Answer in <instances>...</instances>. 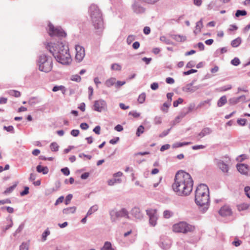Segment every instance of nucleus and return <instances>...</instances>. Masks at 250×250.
<instances>
[{"mask_svg":"<svg viewBox=\"0 0 250 250\" xmlns=\"http://www.w3.org/2000/svg\"><path fill=\"white\" fill-rule=\"evenodd\" d=\"M218 167L223 172H228L229 170V167L228 165L225 164L222 160H218L217 163Z\"/></svg>","mask_w":250,"mask_h":250,"instance_id":"nucleus-18","label":"nucleus"},{"mask_svg":"<svg viewBox=\"0 0 250 250\" xmlns=\"http://www.w3.org/2000/svg\"><path fill=\"white\" fill-rule=\"evenodd\" d=\"M202 27H203V22H202V20L201 19L199 21L197 22V23H196V27H195L196 29L194 31V34L196 35L198 33H199L200 32L201 29L202 28Z\"/></svg>","mask_w":250,"mask_h":250,"instance_id":"nucleus-23","label":"nucleus"},{"mask_svg":"<svg viewBox=\"0 0 250 250\" xmlns=\"http://www.w3.org/2000/svg\"><path fill=\"white\" fill-rule=\"evenodd\" d=\"M29 248V243L27 242H23L20 246L21 250H28Z\"/></svg>","mask_w":250,"mask_h":250,"instance_id":"nucleus-39","label":"nucleus"},{"mask_svg":"<svg viewBox=\"0 0 250 250\" xmlns=\"http://www.w3.org/2000/svg\"><path fill=\"white\" fill-rule=\"evenodd\" d=\"M173 213L172 211L166 210L164 211L163 213V216L164 218H169L170 217H171L173 215Z\"/></svg>","mask_w":250,"mask_h":250,"instance_id":"nucleus-47","label":"nucleus"},{"mask_svg":"<svg viewBox=\"0 0 250 250\" xmlns=\"http://www.w3.org/2000/svg\"><path fill=\"white\" fill-rule=\"evenodd\" d=\"M188 113L187 111L186 110L185 107L183 108L182 111L179 113V115H180V117L181 118H184Z\"/></svg>","mask_w":250,"mask_h":250,"instance_id":"nucleus-56","label":"nucleus"},{"mask_svg":"<svg viewBox=\"0 0 250 250\" xmlns=\"http://www.w3.org/2000/svg\"><path fill=\"white\" fill-rule=\"evenodd\" d=\"M195 107V104L193 103L189 104L188 107H185L188 113L192 112Z\"/></svg>","mask_w":250,"mask_h":250,"instance_id":"nucleus-42","label":"nucleus"},{"mask_svg":"<svg viewBox=\"0 0 250 250\" xmlns=\"http://www.w3.org/2000/svg\"><path fill=\"white\" fill-rule=\"evenodd\" d=\"M79 133L80 131L78 129H73L70 132V134L74 137L78 136Z\"/></svg>","mask_w":250,"mask_h":250,"instance_id":"nucleus-64","label":"nucleus"},{"mask_svg":"<svg viewBox=\"0 0 250 250\" xmlns=\"http://www.w3.org/2000/svg\"><path fill=\"white\" fill-rule=\"evenodd\" d=\"M106 103L105 101L100 99L94 102L93 109L94 111L101 112L106 109Z\"/></svg>","mask_w":250,"mask_h":250,"instance_id":"nucleus-9","label":"nucleus"},{"mask_svg":"<svg viewBox=\"0 0 250 250\" xmlns=\"http://www.w3.org/2000/svg\"><path fill=\"white\" fill-rule=\"evenodd\" d=\"M194 82H192L189 83L187 84L182 88V90L186 93H193L196 91L197 89H200L203 86V85H198L195 86H192Z\"/></svg>","mask_w":250,"mask_h":250,"instance_id":"nucleus-13","label":"nucleus"},{"mask_svg":"<svg viewBox=\"0 0 250 250\" xmlns=\"http://www.w3.org/2000/svg\"><path fill=\"white\" fill-rule=\"evenodd\" d=\"M171 103L170 102H166L163 104V106L161 107V110L165 112H167L168 111V108L170 106Z\"/></svg>","mask_w":250,"mask_h":250,"instance_id":"nucleus-35","label":"nucleus"},{"mask_svg":"<svg viewBox=\"0 0 250 250\" xmlns=\"http://www.w3.org/2000/svg\"><path fill=\"white\" fill-rule=\"evenodd\" d=\"M125 83V81H118L117 82L116 81L115 87L117 88H119L121 86L124 85Z\"/></svg>","mask_w":250,"mask_h":250,"instance_id":"nucleus-57","label":"nucleus"},{"mask_svg":"<svg viewBox=\"0 0 250 250\" xmlns=\"http://www.w3.org/2000/svg\"><path fill=\"white\" fill-rule=\"evenodd\" d=\"M172 229L175 232L186 234L193 231L195 229V227L186 222L182 221L174 224Z\"/></svg>","mask_w":250,"mask_h":250,"instance_id":"nucleus-6","label":"nucleus"},{"mask_svg":"<svg viewBox=\"0 0 250 250\" xmlns=\"http://www.w3.org/2000/svg\"><path fill=\"white\" fill-rule=\"evenodd\" d=\"M116 78L111 77L106 80L104 83L105 85L107 87H110L112 86L115 85Z\"/></svg>","mask_w":250,"mask_h":250,"instance_id":"nucleus-20","label":"nucleus"},{"mask_svg":"<svg viewBox=\"0 0 250 250\" xmlns=\"http://www.w3.org/2000/svg\"><path fill=\"white\" fill-rule=\"evenodd\" d=\"M50 234V231L48 228H47L45 231L42 233V241H45L47 239V237Z\"/></svg>","mask_w":250,"mask_h":250,"instance_id":"nucleus-30","label":"nucleus"},{"mask_svg":"<svg viewBox=\"0 0 250 250\" xmlns=\"http://www.w3.org/2000/svg\"><path fill=\"white\" fill-rule=\"evenodd\" d=\"M131 214L137 219H141L143 217L140 209L138 207H134L132 209Z\"/></svg>","mask_w":250,"mask_h":250,"instance_id":"nucleus-17","label":"nucleus"},{"mask_svg":"<svg viewBox=\"0 0 250 250\" xmlns=\"http://www.w3.org/2000/svg\"><path fill=\"white\" fill-rule=\"evenodd\" d=\"M236 167L238 171L243 174H247L248 172V166L244 164H237Z\"/></svg>","mask_w":250,"mask_h":250,"instance_id":"nucleus-16","label":"nucleus"},{"mask_svg":"<svg viewBox=\"0 0 250 250\" xmlns=\"http://www.w3.org/2000/svg\"><path fill=\"white\" fill-rule=\"evenodd\" d=\"M111 68L113 70L120 71L122 69V66L119 64L115 63L111 65Z\"/></svg>","mask_w":250,"mask_h":250,"instance_id":"nucleus-48","label":"nucleus"},{"mask_svg":"<svg viewBox=\"0 0 250 250\" xmlns=\"http://www.w3.org/2000/svg\"><path fill=\"white\" fill-rule=\"evenodd\" d=\"M247 122V120L246 119H239L237 120V123L241 125L244 126L245 125Z\"/></svg>","mask_w":250,"mask_h":250,"instance_id":"nucleus-60","label":"nucleus"},{"mask_svg":"<svg viewBox=\"0 0 250 250\" xmlns=\"http://www.w3.org/2000/svg\"><path fill=\"white\" fill-rule=\"evenodd\" d=\"M122 182V179L118 178V179H109L107 181V184L109 186H113L116 183H121Z\"/></svg>","mask_w":250,"mask_h":250,"instance_id":"nucleus-26","label":"nucleus"},{"mask_svg":"<svg viewBox=\"0 0 250 250\" xmlns=\"http://www.w3.org/2000/svg\"><path fill=\"white\" fill-rule=\"evenodd\" d=\"M231 88H232L231 85L228 84V85H224L223 86L220 87L219 89L220 91H227L228 90L231 89Z\"/></svg>","mask_w":250,"mask_h":250,"instance_id":"nucleus-52","label":"nucleus"},{"mask_svg":"<svg viewBox=\"0 0 250 250\" xmlns=\"http://www.w3.org/2000/svg\"><path fill=\"white\" fill-rule=\"evenodd\" d=\"M46 48L53 55L56 61L62 64H68L71 62L68 45L62 41L49 42Z\"/></svg>","mask_w":250,"mask_h":250,"instance_id":"nucleus-2","label":"nucleus"},{"mask_svg":"<svg viewBox=\"0 0 250 250\" xmlns=\"http://www.w3.org/2000/svg\"><path fill=\"white\" fill-rule=\"evenodd\" d=\"M154 122L155 125H159L162 123V118L160 116H156L154 119Z\"/></svg>","mask_w":250,"mask_h":250,"instance_id":"nucleus-59","label":"nucleus"},{"mask_svg":"<svg viewBox=\"0 0 250 250\" xmlns=\"http://www.w3.org/2000/svg\"><path fill=\"white\" fill-rule=\"evenodd\" d=\"M37 64L40 71L48 73L53 67L52 58L45 54H42L38 57Z\"/></svg>","mask_w":250,"mask_h":250,"instance_id":"nucleus-5","label":"nucleus"},{"mask_svg":"<svg viewBox=\"0 0 250 250\" xmlns=\"http://www.w3.org/2000/svg\"><path fill=\"white\" fill-rule=\"evenodd\" d=\"M89 13L93 25L97 32H101L104 28L102 15L98 7L95 4H91L89 8Z\"/></svg>","mask_w":250,"mask_h":250,"instance_id":"nucleus-4","label":"nucleus"},{"mask_svg":"<svg viewBox=\"0 0 250 250\" xmlns=\"http://www.w3.org/2000/svg\"><path fill=\"white\" fill-rule=\"evenodd\" d=\"M212 132L211 128L208 127L203 128L197 136L198 139H200L207 135L210 134Z\"/></svg>","mask_w":250,"mask_h":250,"instance_id":"nucleus-14","label":"nucleus"},{"mask_svg":"<svg viewBox=\"0 0 250 250\" xmlns=\"http://www.w3.org/2000/svg\"><path fill=\"white\" fill-rule=\"evenodd\" d=\"M136 36L133 35H130L128 36L126 42L128 44H130L132 42L135 40Z\"/></svg>","mask_w":250,"mask_h":250,"instance_id":"nucleus-51","label":"nucleus"},{"mask_svg":"<svg viewBox=\"0 0 250 250\" xmlns=\"http://www.w3.org/2000/svg\"><path fill=\"white\" fill-rule=\"evenodd\" d=\"M61 170L64 175L68 176L70 174L69 169L67 167L62 168Z\"/></svg>","mask_w":250,"mask_h":250,"instance_id":"nucleus-58","label":"nucleus"},{"mask_svg":"<svg viewBox=\"0 0 250 250\" xmlns=\"http://www.w3.org/2000/svg\"><path fill=\"white\" fill-rule=\"evenodd\" d=\"M71 80L77 82H80L81 80V78L78 75H75L72 76Z\"/></svg>","mask_w":250,"mask_h":250,"instance_id":"nucleus-62","label":"nucleus"},{"mask_svg":"<svg viewBox=\"0 0 250 250\" xmlns=\"http://www.w3.org/2000/svg\"><path fill=\"white\" fill-rule=\"evenodd\" d=\"M24 227V223H21L20 225V226H19L18 228L16 230V231L14 233V234H13L14 236H16L18 233H20Z\"/></svg>","mask_w":250,"mask_h":250,"instance_id":"nucleus-41","label":"nucleus"},{"mask_svg":"<svg viewBox=\"0 0 250 250\" xmlns=\"http://www.w3.org/2000/svg\"><path fill=\"white\" fill-rule=\"evenodd\" d=\"M47 31L51 37L62 38L65 37L66 35V33L61 27H54L51 23L48 24Z\"/></svg>","mask_w":250,"mask_h":250,"instance_id":"nucleus-7","label":"nucleus"},{"mask_svg":"<svg viewBox=\"0 0 250 250\" xmlns=\"http://www.w3.org/2000/svg\"><path fill=\"white\" fill-rule=\"evenodd\" d=\"M241 38L240 37H238L232 41L230 44L232 47H237L241 44Z\"/></svg>","mask_w":250,"mask_h":250,"instance_id":"nucleus-24","label":"nucleus"},{"mask_svg":"<svg viewBox=\"0 0 250 250\" xmlns=\"http://www.w3.org/2000/svg\"><path fill=\"white\" fill-rule=\"evenodd\" d=\"M39 102V100L37 98L35 97H33L29 99L28 103L29 104H30V105H34L38 103Z\"/></svg>","mask_w":250,"mask_h":250,"instance_id":"nucleus-45","label":"nucleus"},{"mask_svg":"<svg viewBox=\"0 0 250 250\" xmlns=\"http://www.w3.org/2000/svg\"><path fill=\"white\" fill-rule=\"evenodd\" d=\"M3 129L12 133H14L15 132L14 127L12 125H9L8 126H4Z\"/></svg>","mask_w":250,"mask_h":250,"instance_id":"nucleus-53","label":"nucleus"},{"mask_svg":"<svg viewBox=\"0 0 250 250\" xmlns=\"http://www.w3.org/2000/svg\"><path fill=\"white\" fill-rule=\"evenodd\" d=\"M75 50L76 52L75 58L79 62H80L85 56L84 48L82 46L77 45L75 46Z\"/></svg>","mask_w":250,"mask_h":250,"instance_id":"nucleus-12","label":"nucleus"},{"mask_svg":"<svg viewBox=\"0 0 250 250\" xmlns=\"http://www.w3.org/2000/svg\"><path fill=\"white\" fill-rule=\"evenodd\" d=\"M144 127L142 125H140L137 128L136 135L137 136H140L144 132Z\"/></svg>","mask_w":250,"mask_h":250,"instance_id":"nucleus-37","label":"nucleus"},{"mask_svg":"<svg viewBox=\"0 0 250 250\" xmlns=\"http://www.w3.org/2000/svg\"><path fill=\"white\" fill-rule=\"evenodd\" d=\"M147 215L149 216V224L152 226H155L157 224L158 216L157 211L154 209H149L146 210Z\"/></svg>","mask_w":250,"mask_h":250,"instance_id":"nucleus-11","label":"nucleus"},{"mask_svg":"<svg viewBox=\"0 0 250 250\" xmlns=\"http://www.w3.org/2000/svg\"><path fill=\"white\" fill-rule=\"evenodd\" d=\"M50 149L52 151H57L59 149V146L56 142L52 143L50 145Z\"/></svg>","mask_w":250,"mask_h":250,"instance_id":"nucleus-40","label":"nucleus"},{"mask_svg":"<svg viewBox=\"0 0 250 250\" xmlns=\"http://www.w3.org/2000/svg\"><path fill=\"white\" fill-rule=\"evenodd\" d=\"M98 209V207L97 205L92 206L88 210L86 215L89 216L91 215L93 213L97 211Z\"/></svg>","mask_w":250,"mask_h":250,"instance_id":"nucleus-28","label":"nucleus"},{"mask_svg":"<svg viewBox=\"0 0 250 250\" xmlns=\"http://www.w3.org/2000/svg\"><path fill=\"white\" fill-rule=\"evenodd\" d=\"M249 206L247 203H243L238 206V208L239 210H245L248 209Z\"/></svg>","mask_w":250,"mask_h":250,"instance_id":"nucleus-44","label":"nucleus"},{"mask_svg":"<svg viewBox=\"0 0 250 250\" xmlns=\"http://www.w3.org/2000/svg\"><path fill=\"white\" fill-rule=\"evenodd\" d=\"M131 7L133 12L137 14H142L145 11V8L141 3V0H134Z\"/></svg>","mask_w":250,"mask_h":250,"instance_id":"nucleus-10","label":"nucleus"},{"mask_svg":"<svg viewBox=\"0 0 250 250\" xmlns=\"http://www.w3.org/2000/svg\"><path fill=\"white\" fill-rule=\"evenodd\" d=\"M7 221L8 222V223H9V224H8L5 227V228L3 229V231H5L7 230H8V229H9L13 225V223L12 219V218L11 217H8L7 218Z\"/></svg>","mask_w":250,"mask_h":250,"instance_id":"nucleus-31","label":"nucleus"},{"mask_svg":"<svg viewBox=\"0 0 250 250\" xmlns=\"http://www.w3.org/2000/svg\"><path fill=\"white\" fill-rule=\"evenodd\" d=\"M8 93L11 96H13L15 97H19L21 96L20 92L15 90H11L9 91Z\"/></svg>","mask_w":250,"mask_h":250,"instance_id":"nucleus-36","label":"nucleus"},{"mask_svg":"<svg viewBox=\"0 0 250 250\" xmlns=\"http://www.w3.org/2000/svg\"><path fill=\"white\" fill-rule=\"evenodd\" d=\"M195 202L201 211L204 213L209 205V189L205 184L199 185L195 191Z\"/></svg>","mask_w":250,"mask_h":250,"instance_id":"nucleus-3","label":"nucleus"},{"mask_svg":"<svg viewBox=\"0 0 250 250\" xmlns=\"http://www.w3.org/2000/svg\"><path fill=\"white\" fill-rule=\"evenodd\" d=\"M231 63L234 66H237L240 63V60L235 57L231 61Z\"/></svg>","mask_w":250,"mask_h":250,"instance_id":"nucleus-54","label":"nucleus"},{"mask_svg":"<svg viewBox=\"0 0 250 250\" xmlns=\"http://www.w3.org/2000/svg\"><path fill=\"white\" fill-rule=\"evenodd\" d=\"M109 214L111 221L112 222H115L117 219L122 217L129 218L128 212L125 208H122L119 211L112 209L109 211Z\"/></svg>","mask_w":250,"mask_h":250,"instance_id":"nucleus-8","label":"nucleus"},{"mask_svg":"<svg viewBox=\"0 0 250 250\" xmlns=\"http://www.w3.org/2000/svg\"><path fill=\"white\" fill-rule=\"evenodd\" d=\"M247 15V11L245 10H238L235 13V16L239 17L240 16H245Z\"/></svg>","mask_w":250,"mask_h":250,"instance_id":"nucleus-50","label":"nucleus"},{"mask_svg":"<svg viewBox=\"0 0 250 250\" xmlns=\"http://www.w3.org/2000/svg\"><path fill=\"white\" fill-rule=\"evenodd\" d=\"M191 144V142H177L173 144L172 145V147L173 148H177L183 146H187L190 145Z\"/></svg>","mask_w":250,"mask_h":250,"instance_id":"nucleus-27","label":"nucleus"},{"mask_svg":"<svg viewBox=\"0 0 250 250\" xmlns=\"http://www.w3.org/2000/svg\"><path fill=\"white\" fill-rule=\"evenodd\" d=\"M112 248L111 243L109 242L106 241L104 243V246L101 249V250H109Z\"/></svg>","mask_w":250,"mask_h":250,"instance_id":"nucleus-38","label":"nucleus"},{"mask_svg":"<svg viewBox=\"0 0 250 250\" xmlns=\"http://www.w3.org/2000/svg\"><path fill=\"white\" fill-rule=\"evenodd\" d=\"M173 39L177 42H183L186 40V37L180 35H173Z\"/></svg>","mask_w":250,"mask_h":250,"instance_id":"nucleus-25","label":"nucleus"},{"mask_svg":"<svg viewBox=\"0 0 250 250\" xmlns=\"http://www.w3.org/2000/svg\"><path fill=\"white\" fill-rule=\"evenodd\" d=\"M160 40L162 42L166 43V44H171V42L170 40L167 39L166 37L163 36L160 37Z\"/></svg>","mask_w":250,"mask_h":250,"instance_id":"nucleus-49","label":"nucleus"},{"mask_svg":"<svg viewBox=\"0 0 250 250\" xmlns=\"http://www.w3.org/2000/svg\"><path fill=\"white\" fill-rule=\"evenodd\" d=\"M159 246L163 250H167L170 247V244L167 242H161Z\"/></svg>","mask_w":250,"mask_h":250,"instance_id":"nucleus-32","label":"nucleus"},{"mask_svg":"<svg viewBox=\"0 0 250 250\" xmlns=\"http://www.w3.org/2000/svg\"><path fill=\"white\" fill-rule=\"evenodd\" d=\"M229 103L230 104L233 105L238 104L240 102L238 97H233L229 99Z\"/></svg>","mask_w":250,"mask_h":250,"instance_id":"nucleus-46","label":"nucleus"},{"mask_svg":"<svg viewBox=\"0 0 250 250\" xmlns=\"http://www.w3.org/2000/svg\"><path fill=\"white\" fill-rule=\"evenodd\" d=\"M227 102V97L226 96H222L218 101L217 106L222 107Z\"/></svg>","mask_w":250,"mask_h":250,"instance_id":"nucleus-22","label":"nucleus"},{"mask_svg":"<svg viewBox=\"0 0 250 250\" xmlns=\"http://www.w3.org/2000/svg\"><path fill=\"white\" fill-rule=\"evenodd\" d=\"M210 101L211 100L208 99L207 100H205L202 101L199 103V104L196 107V109L200 108L205 106L206 104H208L209 106L210 105Z\"/></svg>","mask_w":250,"mask_h":250,"instance_id":"nucleus-33","label":"nucleus"},{"mask_svg":"<svg viewBox=\"0 0 250 250\" xmlns=\"http://www.w3.org/2000/svg\"><path fill=\"white\" fill-rule=\"evenodd\" d=\"M146 100V93L143 92L141 93L138 98V101L140 104H143Z\"/></svg>","mask_w":250,"mask_h":250,"instance_id":"nucleus-43","label":"nucleus"},{"mask_svg":"<svg viewBox=\"0 0 250 250\" xmlns=\"http://www.w3.org/2000/svg\"><path fill=\"white\" fill-rule=\"evenodd\" d=\"M59 90L62 91V93H64L66 91L65 87L63 85H60V86L56 85V86H54L52 89V91L53 92H57Z\"/></svg>","mask_w":250,"mask_h":250,"instance_id":"nucleus-29","label":"nucleus"},{"mask_svg":"<svg viewBox=\"0 0 250 250\" xmlns=\"http://www.w3.org/2000/svg\"><path fill=\"white\" fill-rule=\"evenodd\" d=\"M72 195L71 194H68L65 198V203L66 205H68L70 203V201L72 198Z\"/></svg>","mask_w":250,"mask_h":250,"instance_id":"nucleus-63","label":"nucleus"},{"mask_svg":"<svg viewBox=\"0 0 250 250\" xmlns=\"http://www.w3.org/2000/svg\"><path fill=\"white\" fill-rule=\"evenodd\" d=\"M184 100L181 98H179L177 100L174 101L173 103V105L174 107H177L178 105L180 104H182Z\"/></svg>","mask_w":250,"mask_h":250,"instance_id":"nucleus-55","label":"nucleus"},{"mask_svg":"<svg viewBox=\"0 0 250 250\" xmlns=\"http://www.w3.org/2000/svg\"><path fill=\"white\" fill-rule=\"evenodd\" d=\"M171 128L168 129L167 130H164L163 131L160 135L159 137L160 138H163L165 136H166L169 132Z\"/></svg>","mask_w":250,"mask_h":250,"instance_id":"nucleus-61","label":"nucleus"},{"mask_svg":"<svg viewBox=\"0 0 250 250\" xmlns=\"http://www.w3.org/2000/svg\"><path fill=\"white\" fill-rule=\"evenodd\" d=\"M76 208L75 207H68L62 210V213L64 214L68 215L74 213L76 211Z\"/></svg>","mask_w":250,"mask_h":250,"instance_id":"nucleus-21","label":"nucleus"},{"mask_svg":"<svg viewBox=\"0 0 250 250\" xmlns=\"http://www.w3.org/2000/svg\"><path fill=\"white\" fill-rule=\"evenodd\" d=\"M193 185L190 175L183 170H179L175 174L172 188L178 195L186 196L191 192Z\"/></svg>","mask_w":250,"mask_h":250,"instance_id":"nucleus-1","label":"nucleus"},{"mask_svg":"<svg viewBox=\"0 0 250 250\" xmlns=\"http://www.w3.org/2000/svg\"><path fill=\"white\" fill-rule=\"evenodd\" d=\"M36 169L38 172L42 173L43 174H46L49 171L48 168L47 167H42L40 165L37 166Z\"/></svg>","mask_w":250,"mask_h":250,"instance_id":"nucleus-19","label":"nucleus"},{"mask_svg":"<svg viewBox=\"0 0 250 250\" xmlns=\"http://www.w3.org/2000/svg\"><path fill=\"white\" fill-rule=\"evenodd\" d=\"M18 183V182H16L13 186L7 188L4 191V193L7 194L12 192L15 188L17 187Z\"/></svg>","mask_w":250,"mask_h":250,"instance_id":"nucleus-34","label":"nucleus"},{"mask_svg":"<svg viewBox=\"0 0 250 250\" xmlns=\"http://www.w3.org/2000/svg\"><path fill=\"white\" fill-rule=\"evenodd\" d=\"M230 208L227 206H224L222 207L219 211V214L223 217L229 216L231 214Z\"/></svg>","mask_w":250,"mask_h":250,"instance_id":"nucleus-15","label":"nucleus"}]
</instances>
